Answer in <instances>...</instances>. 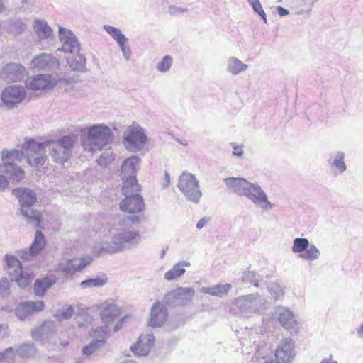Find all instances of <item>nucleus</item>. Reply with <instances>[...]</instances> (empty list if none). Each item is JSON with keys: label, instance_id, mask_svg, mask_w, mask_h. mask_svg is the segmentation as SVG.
Returning <instances> with one entry per match:
<instances>
[{"label": "nucleus", "instance_id": "nucleus-1", "mask_svg": "<svg viewBox=\"0 0 363 363\" xmlns=\"http://www.w3.org/2000/svg\"><path fill=\"white\" fill-rule=\"evenodd\" d=\"M76 137L65 135L55 141L38 143L34 140H28L26 144L27 162L33 167L43 165L46 161V147L53 161L63 164L69 160Z\"/></svg>", "mask_w": 363, "mask_h": 363}, {"label": "nucleus", "instance_id": "nucleus-2", "mask_svg": "<svg viewBox=\"0 0 363 363\" xmlns=\"http://www.w3.org/2000/svg\"><path fill=\"white\" fill-rule=\"evenodd\" d=\"M112 140L111 128L104 124H96L89 127L87 135L82 137V145L85 151L93 153L102 150Z\"/></svg>", "mask_w": 363, "mask_h": 363}, {"label": "nucleus", "instance_id": "nucleus-3", "mask_svg": "<svg viewBox=\"0 0 363 363\" xmlns=\"http://www.w3.org/2000/svg\"><path fill=\"white\" fill-rule=\"evenodd\" d=\"M11 194L18 199L21 214L29 223L40 227L41 214L33 208L37 199L35 193L28 188H16L11 191Z\"/></svg>", "mask_w": 363, "mask_h": 363}, {"label": "nucleus", "instance_id": "nucleus-4", "mask_svg": "<svg viewBox=\"0 0 363 363\" xmlns=\"http://www.w3.org/2000/svg\"><path fill=\"white\" fill-rule=\"evenodd\" d=\"M267 301L258 294L242 296L237 298L233 303L232 311L244 316L252 313H261L266 310Z\"/></svg>", "mask_w": 363, "mask_h": 363}, {"label": "nucleus", "instance_id": "nucleus-5", "mask_svg": "<svg viewBox=\"0 0 363 363\" xmlns=\"http://www.w3.org/2000/svg\"><path fill=\"white\" fill-rule=\"evenodd\" d=\"M140 240V236L138 231L123 230L115 234L112 237L111 242L103 245L101 250L110 254L119 252L125 248L138 245Z\"/></svg>", "mask_w": 363, "mask_h": 363}, {"label": "nucleus", "instance_id": "nucleus-6", "mask_svg": "<svg viewBox=\"0 0 363 363\" xmlns=\"http://www.w3.org/2000/svg\"><path fill=\"white\" fill-rule=\"evenodd\" d=\"M6 270L11 280H15L21 288H26L32 282L34 275L29 270H23L21 263L13 255H6L5 256Z\"/></svg>", "mask_w": 363, "mask_h": 363}, {"label": "nucleus", "instance_id": "nucleus-7", "mask_svg": "<svg viewBox=\"0 0 363 363\" xmlns=\"http://www.w3.org/2000/svg\"><path fill=\"white\" fill-rule=\"evenodd\" d=\"M177 187L185 198L194 203H198L202 196L199 189V182L191 173L184 172L179 177Z\"/></svg>", "mask_w": 363, "mask_h": 363}, {"label": "nucleus", "instance_id": "nucleus-8", "mask_svg": "<svg viewBox=\"0 0 363 363\" xmlns=\"http://www.w3.org/2000/svg\"><path fill=\"white\" fill-rule=\"evenodd\" d=\"M123 139L128 150L131 152H138L143 149L147 138L140 126L131 125L124 132Z\"/></svg>", "mask_w": 363, "mask_h": 363}, {"label": "nucleus", "instance_id": "nucleus-9", "mask_svg": "<svg viewBox=\"0 0 363 363\" xmlns=\"http://www.w3.org/2000/svg\"><path fill=\"white\" fill-rule=\"evenodd\" d=\"M26 96L24 87L18 85H11L6 87L0 94L1 106L7 109H13L20 104Z\"/></svg>", "mask_w": 363, "mask_h": 363}, {"label": "nucleus", "instance_id": "nucleus-10", "mask_svg": "<svg viewBox=\"0 0 363 363\" xmlns=\"http://www.w3.org/2000/svg\"><path fill=\"white\" fill-rule=\"evenodd\" d=\"M195 294V291L191 287H178L165 294L164 303L168 306H184L189 303Z\"/></svg>", "mask_w": 363, "mask_h": 363}, {"label": "nucleus", "instance_id": "nucleus-11", "mask_svg": "<svg viewBox=\"0 0 363 363\" xmlns=\"http://www.w3.org/2000/svg\"><path fill=\"white\" fill-rule=\"evenodd\" d=\"M291 251L299 254L298 257L308 261H314L319 258L320 250L314 245H311L305 238H296L293 240Z\"/></svg>", "mask_w": 363, "mask_h": 363}, {"label": "nucleus", "instance_id": "nucleus-12", "mask_svg": "<svg viewBox=\"0 0 363 363\" xmlns=\"http://www.w3.org/2000/svg\"><path fill=\"white\" fill-rule=\"evenodd\" d=\"M243 196L263 210H270L273 208V204L268 200L267 194L257 183L249 182Z\"/></svg>", "mask_w": 363, "mask_h": 363}, {"label": "nucleus", "instance_id": "nucleus-13", "mask_svg": "<svg viewBox=\"0 0 363 363\" xmlns=\"http://www.w3.org/2000/svg\"><path fill=\"white\" fill-rule=\"evenodd\" d=\"M57 84V79L50 74H37L27 78L26 86L31 90L48 91L53 89Z\"/></svg>", "mask_w": 363, "mask_h": 363}, {"label": "nucleus", "instance_id": "nucleus-14", "mask_svg": "<svg viewBox=\"0 0 363 363\" xmlns=\"http://www.w3.org/2000/svg\"><path fill=\"white\" fill-rule=\"evenodd\" d=\"M59 38L62 45L57 51H62L71 54L79 52L80 44L77 38L70 30L60 27Z\"/></svg>", "mask_w": 363, "mask_h": 363}, {"label": "nucleus", "instance_id": "nucleus-15", "mask_svg": "<svg viewBox=\"0 0 363 363\" xmlns=\"http://www.w3.org/2000/svg\"><path fill=\"white\" fill-rule=\"evenodd\" d=\"M60 66L59 60L51 54L41 53L30 62L33 71H53Z\"/></svg>", "mask_w": 363, "mask_h": 363}, {"label": "nucleus", "instance_id": "nucleus-16", "mask_svg": "<svg viewBox=\"0 0 363 363\" xmlns=\"http://www.w3.org/2000/svg\"><path fill=\"white\" fill-rule=\"evenodd\" d=\"M167 318L168 311L164 301L155 302L150 309L149 325L152 328H160L167 321Z\"/></svg>", "mask_w": 363, "mask_h": 363}, {"label": "nucleus", "instance_id": "nucleus-17", "mask_svg": "<svg viewBox=\"0 0 363 363\" xmlns=\"http://www.w3.org/2000/svg\"><path fill=\"white\" fill-rule=\"evenodd\" d=\"M26 74V69L22 65L9 63L1 69V77L9 83L21 81Z\"/></svg>", "mask_w": 363, "mask_h": 363}, {"label": "nucleus", "instance_id": "nucleus-18", "mask_svg": "<svg viewBox=\"0 0 363 363\" xmlns=\"http://www.w3.org/2000/svg\"><path fill=\"white\" fill-rule=\"evenodd\" d=\"M275 357L279 363H291L295 357L294 342L285 338L277 346Z\"/></svg>", "mask_w": 363, "mask_h": 363}, {"label": "nucleus", "instance_id": "nucleus-19", "mask_svg": "<svg viewBox=\"0 0 363 363\" xmlns=\"http://www.w3.org/2000/svg\"><path fill=\"white\" fill-rule=\"evenodd\" d=\"M277 311L280 324L290 333H296L298 330V323L292 311L283 307L277 308Z\"/></svg>", "mask_w": 363, "mask_h": 363}, {"label": "nucleus", "instance_id": "nucleus-20", "mask_svg": "<svg viewBox=\"0 0 363 363\" xmlns=\"http://www.w3.org/2000/svg\"><path fill=\"white\" fill-rule=\"evenodd\" d=\"M93 333L94 337H99L83 347L82 354L84 355L90 356L104 345L106 342V337L108 333V327L106 325L100 327L94 330Z\"/></svg>", "mask_w": 363, "mask_h": 363}, {"label": "nucleus", "instance_id": "nucleus-21", "mask_svg": "<svg viewBox=\"0 0 363 363\" xmlns=\"http://www.w3.org/2000/svg\"><path fill=\"white\" fill-rule=\"evenodd\" d=\"M120 209L130 213H140L143 211L145 203L142 196L138 194L125 196L120 202Z\"/></svg>", "mask_w": 363, "mask_h": 363}, {"label": "nucleus", "instance_id": "nucleus-22", "mask_svg": "<svg viewBox=\"0 0 363 363\" xmlns=\"http://www.w3.org/2000/svg\"><path fill=\"white\" fill-rule=\"evenodd\" d=\"M45 245V238L41 231H37L35 235V239L29 247L19 252V255L24 260H30L32 257L38 255Z\"/></svg>", "mask_w": 363, "mask_h": 363}, {"label": "nucleus", "instance_id": "nucleus-23", "mask_svg": "<svg viewBox=\"0 0 363 363\" xmlns=\"http://www.w3.org/2000/svg\"><path fill=\"white\" fill-rule=\"evenodd\" d=\"M44 308L45 304L43 301L23 302L17 306L15 314L18 319L23 320L34 313L43 311Z\"/></svg>", "mask_w": 363, "mask_h": 363}, {"label": "nucleus", "instance_id": "nucleus-24", "mask_svg": "<svg viewBox=\"0 0 363 363\" xmlns=\"http://www.w3.org/2000/svg\"><path fill=\"white\" fill-rule=\"evenodd\" d=\"M154 342L155 336L153 334H143L140 336L135 344L130 346V350L136 356H146L154 345Z\"/></svg>", "mask_w": 363, "mask_h": 363}, {"label": "nucleus", "instance_id": "nucleus-25", "mask_svg": "<svg viewBox=\"0 0 363 363\" xmlns=\"http://www.w3.org/2000/svg\"><path fill=\"white\" fill-rule=\"evenodd\" d=\"M0 172L4 173L8 181L13 183L20 182L25 177L24 171L12 162H6L4 164H1Z\"/></svg>", "mask_w": 363, "mask_h": 363}, {"label": "nucleus", "instance_id": "nucleus-26", "mask_svg": "<svg viewBox=\"0 0 363 363\" xmlns=\"http://www.w3.org/2000/svg\"><path fill=\"white\" fill-rule=\"evenodd\" d=\"M92 259L90 257L81 259L67 260L60 264V270L66 275H72L76 272H79L89 265Z\"/></svg>", "mask_w": 363, "mask_h": 363}, {"label": "nucleus", "instance_id": "nucleus-27", "mask_svg": "<svg viewBox=\"0 0 363 363\" xmlns=\"http://www.w3.org/2000/svg\"><path fill=\"white\" fill-rule=\"evenodd\" d=\"M345 157V153L342 151H336L329 155L327 162L335 174H342L347 170Z\"/></svg>", "mask_w": 363, "mask_h": 363}, {"label": "nucleus", "instance_id": "nucleus-28", "mask_svg": "<svg viewBox=\"0 0 363 363\" xmlns=\"http://www.w3.org/2000/svg\"><path fill=\"white\" fill-rule=\"evenodd\" d=\"M224 182L232 192L243 196L250 182L242 177H228L224 179Z\"/></svg>", "mask_w": 363, "mask_h": 363}, {"label": "nucleus", "instance_id": "nucleus-29", "mask_svg": "<svg viewBox=\"0 0 363 363\" xmlns=\"http://www.w3.org/2000/svg\"><path fill=\"white\" fill-rule=\"evenodd\" d=\"M120 312L118 306L112 301H106L101 304V318L107 327L114 318L119 315Z\"/></svg>", "mask_w": 363, "mask_h": 363}, {"label": "nucleus", "instance_id": "nucleus-30", "mask_svg": "<svg viewBox=\"0 0 363 363\" xmlns=\"http://www.w3.org/2000/svg\"><path fill=\"white\" fill-rule=\"evenodd\" d=\"M138 156L133 155L125 160L121 166V177H135L136 165L140 162Z\"/></svg>", "mask_w": 363, "mask_h": 363}, {"label": "nucleus", "instance_id": "nucleus-31", "mask_svg": "<svg viewBox=\"0 0 363 363\" xmlns=\"http://www.w3.org/2000/svg\"><path fill=\"white\" fill-rule=\"evenodd\" d=\"M318 0H296L291 9L295 11L297 15H310L314 4Z\"/></svg>", "mask_w": 363, "mask_h": 363}, {"label": "nucleus", "instance_id": "nucleus-32", "mask_svg": "<svg viewBox=\"0 0 363 363\" xmlns=\"http://www.w3.org/2000/svg\"><path fill=\"white\" fill-rule=\"evenodd\" d=\"M247 67V64L243 63L235 57H230L227 60L226 70L233 75H238L245 72Z\"/></svg>", "mask_w": 363, "mask_h": 363}, {"label": "nucleus", "instance_id": "nucleus-33", "mask_svg": "<svg viewBox=\"0 0 363 363\" xmlns=\"http://www.w3.org/2000/svg\"><path fill=\"white\" fill-rule=\"evenodd\" d=\"M232 288L231 284H217L209 287H203L201 292L217 297H222L228 294L230 289Z\"/></svg>", "mask_w": 363, "mask_h": 363}, {"label": "nucleus", "instance_id": "nucleus-34", "mask_svg": "<svg viewBox=\"0 0 363 363\" xmlns=\"http://www.w3.org/2000/svg\"><path fill=\"white\" fill-rule=\"evenodd\" d=\"M122 191L124 196L133 195L138 194L140 191V185L138 184L136 177H124Z\"/></svg>", "mask_w": 363, "mask_h": 363}, {"label": "nucleus", "instance_id": "nucleus-35", "mask_svg": "<svg viewBox=\"0 0 363 363\" xmlns=\"http://www.w3.org/2000/svg\"><path fill=\"white\" fill-rule=\"evenodd\" d=\"M33 28L38 37L40 39H47L51 36L52 30L45 21L35 20Z\"/></svg>", "mask_w": 363, "mask_h": 363}, {"label": "nucleus", "instance_id": "nucleus-36", "mask_svg": "<svg viewBox=\"0 0 363 363\" xmlns=\"http://www.w3.org/2000/svg\"><path fill=\"white\" fill-rule=\"evenodd\" d=\"M76 53V56L67 58V62L72 70L82 72L86 69V58L79 52Z\"/></svg>", "mask_w": 363, "mask_h": 363}, {"label": "nucleus", "instance_id": "nucleus-37", "mask_svg": "<svg viewBox=\"0 0 363 363\" xmlns=\"http://www.w3.org/2000/svg\"><path fill=\"white\" fill-rule=\"evenodd\" d=\"M55 283V280L49 277L37 279L34 284V292L35 295L38 296H43L46 290L51 287Z\"/></svg>", "mask_w": 363, "mask_h": 363}, {"label": "nucleus", "instance_id": "nucleus-38", "mask_svg": "<svg viewBox=\"0 0 363 363\" xmlns=\"http://www.w3.org/2000/svg\"><path fill=\"white\" fill-rule=\"evenodd\" d=\"M24 155L22 151H19L17 150H4L2 151L1 159L4 163L6 162H12L13 161H21Z\"/></svg>", "mask_w": 363, "mask_h": 363}, {"label": "nucleus", "instance_id": "nucleus-39", "mask_svg": "<svg viewBox=\"0 0 363 363\" xmlns=\"http://www.w3.org/2000/svg\"><path fill=\"white\" fill-rule=\"evenodd\" d=\"M107 282V278L105 275L89 279L81 282V286L84 289L90 287H100Z\"/></svg>", "mask_w": 363, "mask_h": 363}, {"label": "nucleus", "instance_id": "nucleus-40", "mask_svg": "<svg viewBox=\"0 0 363 363\" xmlns=\"http://www.w3.org/2000/svg\"><path fill=\"white\" fill-rule=\"evenodd\" d=\"M74 313V308L72 305H65L61 310L56 311L55 317L59 321L68 320Z\"/></svg>", "mask_w": 363, "mask_h": 363}, {"label": "nucleus", "instance_id": "nucleus-41", "mask_svg": "<svg viewBox=\"0 0 363 363\" xmlns=\"http://www.w3.org/2000/svg\"><path fill=\"white\" fill-rule=\"evenodd\" d=\"M186 272L184 268L180 267L179 264H175L171 269L164 274V279L167 281H172L176 278L180 277Z\"/></svg>", "mask_w": 363, "mask_h": 363}, {"label": "nucleus", "instance_id": "nucleus-42", "mask_svg": "<svg viewBox=\"0 0 363 363\" xmlns=\"http://www.w3.org/2000/svg\"><path fill=\"white\" fill-rule=\"evenodd\" d=\"M26 28V24L20 19H12L9 21V30L14 35L21 34Z\"/></svg>", "mask_w": 363, "mask_h": 363}, {"label": "nucleus", "instance_id": "nucleus-43", "mask_svg": "<svg viewBox=\"0 0 363 363\" xmlns=\"http://www.w3.org/2000/svg\"><path fill=\"white\" fill-rule=\"evenodd\" d=\"M140 216L133 213L132 215H130L126 218H123L120 221V225L125 228H130L133 225L140 223Z\"/></svg>", "mask_w": 363, "mask_h": 363}, {"label": "nucleus", "instance_id": "nucleus-44", "mask_svg": "<svg viewBox=\"0 0 363 363\" xmlns=\"http://www.w3.org/2000/svg\"><path fill=\"white\" fill-rule=\"evenodd\" d=\"M259 276L255 272L247 271L243 273L242 280L243 282L250 283L255 286L258 287L259 286Z\"/></svg>", "mask_w": 363, "mask_h": 363}, {"label": "nucleus", "instance_id": "nucleus-45", "mask_svg": "<svg viewBox=\"0 0 363 363\" xmlns=\"http://www.w3.org/2000/svg\"><path fill=\"white\" fill-rule=\"evenodd\" d=\"M172 58L169 55H165L157 65L156 69L160 72H167L170 69L172 65Z\"/></svg>", "mask_w": 363, "mask_h": 363}, {"label": "nucleus", "instance_id": "nucleus-46", "mask_svg": "<svg viewBox=\"0 0 363 363\" xmlns=\"http://www.w3.org/2000/svg\"><path fill=\"white\" fill-rule=\"evenodd\" d=\"M104 29L117 42L121 39H123L125 36L122 33L120 29L110 26L104 25Z\"/></svg>", "mask_w": 363, "mask_h": 363}, {"label": "nucleus", "instance_id": "nucleus-47", "mask_svg": "<svg viewBox=\"0 0 363 363\" xmlns=\"http://www.w3.org/2000/svg\"><path fill=\"white\" fill-rule=\"evenodd\" d=\"M15 353L12 347H9L4 352H0V363H13Z\"/></svg>", "mask_w": 363, "mask_h": 363}, {"label": "nucleus", "instance_id": "nucleus-48", "mask_svg": "<svg viewBox=\"0 0 363 363\" xmlns=\"http://www.w3.org/2000/svg\"><path fill=\"white\" fill-rule=\"evenodd\" d=\"M35 352V348L33 344H24L18 350V354L22 357H29L34 354Z\"/></svg>", "mask_w": 363, "mask_h": 363}, {"label": "nucleus", "instance_id": "nucleus-49", "mask_svg": "<svg viewBox=\"0 0 363 363\" xmlns=\"http://www.w3.org/2000/svg\"><path fill=\"white\" fill-rule=\"evenodd\" d=\"M10 285L11 283L7 278L2 277L0 279V296L1 298H7L10 295Z\"/></svg>", "mask_w": 363, "mask_h": 363}, {"label": "nucleus", "instance_id": "nucleus-50", "mask_svg": "<svg viewBox=\"0 0 363 363\" xmlns=\"http://www.w3.org/2000/svg\"><path fill=\"white\" fill-rule=\"evenodd\" d=\"M113 160L114 157L112 152H103L99 156L96 162L100 166H106L108 164L111 163Z\"/></svg>", "mask_w": 363, "mask_h": 363}, {"label": "nucleus", "instance_id": "nucleus-51", "mask_svg": "<svg viewBox=\"0 0 363 363\" xmlns=\"http://www.w3.org/2000/svg\"><path fill=\"white\" fill-rule=\"evenodd\" d=\"M268 289L271 293H274L275 298H279L281 295H283V291L280 286L277 284H271L268 286Z\"/></svg>", "mask_w": 363, "mask_h": 363}, {"label": "nucleus", "instance_id": "nucleus-52", "mask_svg": "<svg viewBox=\"0 0 363 363\" xmlns=\"http://www.w3.org/2000/svg\"><path fill=\"white\" fill-rule=\"evenodd\" d=\"M188 9L186 8L178 7L176 6H171L169 7L168 13L172 16H179L184 12H186Z\"/></svg>", "mask_w": 363, "mask_h": 363}, {"label": "nucleus", "instance_id": "nucleus-53", "mask_svg": "<svg viewBox=\"0 0 363 363\" xmlns=\"http://www.w3.org/2000/svg\"><path fill=\"white\" fill-rule=\"evenodd\" d=\"M45 327V325H43L41 327L33 330L32 331V337L35 340H43Z\"/></svg>", "mask_w": 363, "mask_h": 363}, {"label": "nucleus", "instance_id": "nucleus-54", "mask_svg": "<svg viewBox=\"0 0 363 363\" xmlns=\"http://www.w3.org/2000/svg\"><path fill=\"white\" fill-rule=\"evenodd\" d=\"M9 187V181L4 175L0 174V192L4 191Z\"/></svg>", "mask_w": 363, "mask_h": 363}, {"label": "nucleus", "instance_id": "nucleus-55", "mask_svg": "<svg viewBox=\"0 0 363 363\" xmlns=\"http://www.w3.org/2000/svg\"><path fill=\"white\" fill-rule=\"evenodd\" d=\"M233 147V155H235V156H238V157H241L244 152L242 149V147H240L238 146L236 143H231Z\"/></svg>", "mask_w": 363, "mask_h": 363}, {"label": "nucleus", "instance_id": "nucleus-56", "mask_svg": "<svg viewBox=\"0 0 363 363\" xmlns=\"http://www.w3.org/2000/svg\"><path fill=\"white\" fill-rule=\"evenodd\" d=\"M123 52V55L126 61H129L131 57V50L129 45L126 46L125 48H123L121 50Z\"/></svg>", "mask_w": 363, "mask_h": 363}, {"label": "nucleus", "instance_id": "nucleus-57", "mask_svg": "<svg viewBox=\"0 0 363 363\" xmlns=\"http://www.w3.org/2000/svg\"><path fill=\"white\" fill-rule=\"evenodd\" d=\"M125 318H126L124 317V318H123L122 319H121L120 320H118L117 322V323L114 326V329H113L114 332H117V331H118L119 330H121L122 328L123 323H124Z\"/></svg>", "mask_w": 363, "mask_h": 363}, {"label": "nucleus", "instance_id": "nucleus-58", "mask_svg": "<svg viewBox=\"0 0 363 363\" xmlns=\"http://www.w3.org/2000/svg\"><path fill=\"white\" fill-rule=\"evenodd\" d=\"M128 39L125 37L123 39H121L118 41H117V43L118 44L119 47L121 48V50H122L123 48H125L126 46H128Z\"/></svg>", "mask_w": 363, "mask_h": 363}, {"label": "nucleus", "instance_id": "nucleus-59", "mask_svg": "<svg viewBox=\"0 0 363 363\" xmlns=\"http://www.w3.org/2000/svg\"><path fill=\"white\" fill-rule=\"evenodd\" d=\"M277 11L281 16H286L289 14V10L279 6L277 7Z\"/></svg>", "mask_w": 363, "mask_h": 363}, {"label": "nucleus", "instance_id": "nucleus-60", "mask_svg": "<svg viewBox=\"0 0 363 363\" xmlns=\"http://www.w3.org/2000/svg\"><path fill=\"white\" fill-rule=\"evenodd\" d=\"M207 223V220L205 218H201L196 223V228L198 229H201Z\"/></svg>", "mask_w": 363, "mask_h": 363}, {"label": "nucleus", "instance_id": "nucleus-61", "mask_svg": "<svg viewBox=\"0 0 363 363\" xmlns=\"http://www.w3.org/2000/svg\"><path fill=\"white\" fill-rule=\"evenodd\" d=\"M164 180L165 183L163 184V188L167 187L170 182V176L167 171L164 172Z\"/></svg>", "mask_w": 363, "mask_h": 363}, {"label": "nucleus", "instance_id": "nucleus-62", "mask_svg": "<svg viewBox=\"0 0 363 363\" xmlns=\"http://www.w3.org/2000/svg\"><path fill=\"white\" fill-rule=\"evenodd\" d=\"M253 11L257 14L259 13L260 12H262L263 9L260 2L259 4H257V6H255V8H253Z\"/></svg>", "mask_w": 363, "mask_h": 363}, {"label": "nucleus", "instance_id": "nucleus-63", "mask_svg": "<svg viewBox=\"0 0 363 363\" xmlns=\"http://www.w3.org/2000/svg\"><path fill=\"white\" fill-rule=\"evenodd\" d=\"M178 264H179L180 267L182 268H184V267H189L191 266V263L189 262V261H180L177 263Z\"/></svg>", "mask_w": 363, "mask_h": 363}, {"label": "nucleus", "instance_id": "nucleus-64", "mask_svg": "<svg viewBox=\"0 0 363 363\" xmlns=\"http://www.w3.org/2000/svg\"><path fill=\"white\" fill-rule=\"evenodd\" d=\"M332 357V355H330L328 358L323 359L320 363H337V362L333 360Z\"/></svg>", "mask_w": 363, "mask_h": 363}]
</instances>
